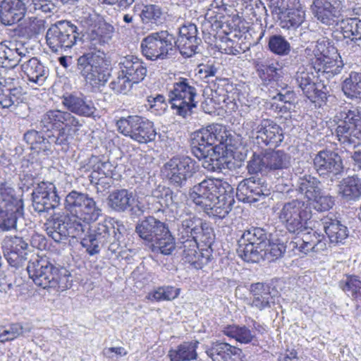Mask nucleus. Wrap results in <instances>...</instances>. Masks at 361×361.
I'll use <instances>...</instances> for the list:
<instances>
[{"label":"nucleus","mask_w":361,"mask_h":361,"mask_svg":"<svg viewBox=\"0 0 361 361\" xmlns=\"http://www.w3.org/2000/svg\"><path fill=\"white\" fill-rule=\"evenodd\" d=\"M85 121L70 113L58 109L49 110L41 118L39 128L48 133L47 137L35 130H29L24 134L25 141L32 149L37 152H50L52 144L68 147L73 135L78 134Z\"/></svg>","instance_id":"nucleus-1"},{"label":"nucleus","mask_w":361,"mask_h":361,"mask_svg":"<svg viewBox=\"0 0 361 361\" xmlns=\"http://www.w3.org/2000/svg\"><path fill=\"white\" fill-rule=\"evenodd\" d=\"M114 33V27L107 23L95 26L88 34L90 51L77 59V71L94 90L104 86L109 78L108 61L100 47L109 44Z\"/></svg>","instance_id":"nucleus-2"},{"label":"nucleus","mask_w":361,"mask_h":361,"mask_svg":"<svg viewBox=\"0 0 361 361\" xmlns=\"http://www.w3.org/2000/svg\"><path fill=\"white\" fill-rule=\"evenodd\" d=\"M190 199L209 215L224 218L235 202L234 189L227 181L208 178L194 185Z\"/></svg>","instance_id":"nucleus-3"},{"label":"nucleus","mask_w":361,"mask_h":361,"mask_svg":"<svg viewBox=\"0 0 361 361\" xmlns=\"http://www.w3.org/2000/svg\"><path fill=\"white\" fill-rule=\"evenodd\" d=\"M303 56L312 65L310 68H314L319 76L326 79L341 73L343 63L336 47L326 41L317 40L315 44H311L303 51Z\"/></svg>","instance_id":"nucleus-4"},{"label":"nucleus","mask_w":361,"mask_h":361,"mask_svg":"<svg viewBox=\"0 0 361 361\" xmlns=\"http://www.w3.org/2000/svg\"><path fill=\"white\" fill-rule=\"evenodd\" d=\"M225 130L215 124L195 132L192 137V152L199 160H202V167L209 171L220 169L217 159L209 157L214 146L222 145L226 140Z\"/></svg>","instance_id":"nucleus-5"},{"label":"nucleus","mask_w":361,"mask_h":361,"mask_svg":"<svg viewBox=\"0 0 361 361\" xmlns=\"http://www.w3.org/2000/svg\"><path fill=\"white\" fill-rule=\"evenodd\" d=\"M121 233L110 221L104 220L86 229L80 237L81 245L90 255L99 253L103 247H106L111 253H116L120 248Z\"/></svg>","instance_id":"nucleus-6"},{"label":"nucleus","mask_w":361,"mask_h":361,"mask_svg":"<svg viewBox=\"0 0 361 361\" xmlns=\"http://www.w3.org/2000/svg\"><path fill=\"white\" fill-rule=\"evenodd\" d=\"M290 156L281 150L267 151L262 154H254L247 164L250 173H268L276 179L290 175Z\"/></svg>","instance_id":"nucleus-7"},{"label":"nucleus","mask_w":361,"mask_h":361,"mask_svg":"<svg viewBox=\"0 0 361 361\" xmlns=\"http://www.w3.org/2000/svg\"><path fill=\"white\" fill-rule=\"evenodd\" d=\"M65 209L71 218L81 224L97 221L102 214V210L93 197L86 192L71 191L66 197Z\"/></svg>","instance_id":"nucleus-8"},{"label":"nucleus","mask_w":361,"mask_h":361,"mask_svg":"<svg viewBox=\"0 0 361 361\" xmlns=\"http://www.w3.org/2000/svg\"><path fill=\"white\" fill-rule=\"evenodd\" d=\"M78 27L68 20H59L51 26L46 33V42L54 53L63 54L80 40Z\"/></svg>","instance_id":"nucleus-9"},{"label":"nucleus","mask_w":361,"mask_h":361,"mask_svg":"<svg viewBox=\"0 0 361 361\" xmlns=\"http://www.w3.org/2000/svg\"><path fill=\"white\" fill-rule=\"evenodd\" d=\"M311 216L310 204L298 199L283 203L278 212L279 219L287 231L297 234L306 228Z\"/></svg>","instance_id":"nucleus-10"},{"label":"nucleus","mask_w":361,"mask_h":361,"mask_svg":"<svg viewBox=\"0 0 361 361\" xmlns=\"http://www.w3.org/2000/svg\"><path fill=\"white\" fill-rule=\"evenodd\" d=\"M141 50L152 61L168 59L176 53V38L167 30L152 32L142 40Z\"/></svg>","instance_id":"nucleus-11"},{"label":"nucleus","mask_w":361,"mask_h":361,"mask_svg":"<svg viewBox=\"0 0 361 361\" xmlns=\"http://www.w3.org/2000/svg\"><path fill=\"white\" fill-rule=\"evenodd\" d=\"M44 227L49 237L56 243H61L68 236L81 237L88 228V225L76 222L63 212H57L47 219Z\"/></svg>","instance_id":"nucleus-12"},{"label":"nucleus","mask_w":361,"mask_h":361,"mask_svg":"<svg viewBox=\"0 0 361 361\" xmlns=\"http://www.w3.org/2000/svg\"><path fill=\"white\" fill-rule=\"evenodd\" d=\"M187 78H180L169 92V101L175 113L183 118L190 116L197 106V90Z\"/></svg>","instance_id":"nucleus-13"},{"label":"nucleus","mask_w":361,"mask_h":361,"mask_svg":"<svg viewBox=\"0 0 361 361\" xmlns=\"http://www.w3.org/2000/svg\"><path fill=\"white\" fill-rule=\"evenodd\" d=\"M336 135L344 145H355L361 140V110L353 107L339 112L335 117Z\"/></svg>","instance_id":"nucleus-14"},{"label":"nucleus","mask_w":361,"mask_h":361,"mask_svg":"<svg viewBox=\"0 0 361 361\" xmlns=\"http://www.w3.org/2000/svg\"><path fill=\"white\" fill-rule=\"evenodd\" d=\"M267 233L264 229L252 227L245 231L238 241L239 255L246 262L257 263L261 260L260 252L267 247Z\"/></svg>","instance_id":"nucleus-15"},{"label":"nucleus","mask_w":361,"mask_h":361,"mask_svg":"<svg viewBox=\"0 0 361 361\" xmlns=\"http://www.w3.org/2000/svg\"><path fill=\"white\" fill-rule=\"evenodd\" d=\"M118 131L139 143L155 140L157 133L152 122L138 116L122 117L116 122Z\"/></svg>","instance_id":"nucleus-16"},{"label":"nucleus","mask_w":361,"mask_h":361,"mask_svg":"<svg viewBox=\"0 0 361 361\" xmlns=\"http://www.w3.org/2000/svg\"><path fill=\"white\" fill-rule=\"evenodd\" d=\"M29 277L44 289L56 288L60 281L59 269L47 258L36 257L27 266Z\"/></svg>","instance_id":"nucleus-17"},{"label":"nucleus","mask_w":361,"mask_h":361,"mask_svg":"<svg viewBox=\"0 0 361 361\" xmlns=\"http://www.w3.org/2000/svg\"><path fill=\"white\" fill-rule=\"evenodd\" d=\"M195 172V162L188 157H173L162 169L165 177L176 187L184 186Z\"/></svg>","instance_id":"nucleus-18"},{"label":"nucleus","mask_w":361,"mask_h":361,"mask_svg":"<svg viewBox=\"0 0 361 361\" xmlns=\"http://www.w3.org/2000/svg\"><path fill=\"white\" fill-rule=\"evenodd\" d=\"M314 169L319 176L331 182L341 176L344 166L341 156L331 149L318 152L313 159Z\"/></svg>","instance_id":"nucleus-19"},{"label":"nucleus","mask_w":361,"mask_h":361,"mask_svg":"<svg viewBox=\"0 0 361 361\" xmlns=\"http://www.w3.org/2000/svg\"><path fill=\"white\" fill-rule=\"evenodd\" d=\"M295 80L302 93L313 103L324 102L327 98L328 88L322 82H317V77L305 68H300L296 73Z\"/></svg>","instance_id":"nucleus-20"},{"label":"nucleus","mask_w":361,"mask_h":361,"mask_svg":"<svg viewBox=\"0 0 361 361\" xmlns=\"http://www.w3.org/2000/svg\"><path fill=\"white\" fill-rule=\"evenodd\" d=\"M32 207L38 213L48 212L56 208L60 202L55 185L51 182L42 181L33 190Z\"/></svg>","instance_id":"nucleus-21"},{"label":"nucleus","mask_w":361,"mask_h":361,"mask_svg":"<svg viewBox=\"0 0 361 361\" xmlns=\"http://www.w3.org/2000/svg\"><path fill=\"white\" fill-rule=\"evenodd\" d=\"M252 136L255 137L258 144L276 147L283 140L282 128L273 121L264 119L253 128Z\"/></svg>","instance_id":"nucleus-22"},{"label":"nucleus","mask_w":361,"mask_h":361,"mask_svg":"<svg viewBox=\"0 0 361 361\" xmlns=\"http://www.w3.org/2000/svg\"><path fill=\"white\" fill-rule=\"evenodd\" d=\"M27 247V243L18 236H6L2 242L4 255L9 264L14 267L21 266L26 259Z\"/></svg>","instance_id":"nucleus-23"},{"label":"nucleus","mask_w":361,"mask_h":361,"mask_svg":"<svg viewBox=\"0 0 361 361\" xmlns=\"http://www.w3.org/2000/svg\"><path fill=\"white\" fill-rule=\"evenodd\" d=\"M269 194L266 185L254 177L244 179L237 187L236 197L243 202H255L264 198Z\"/></svg>","instance_id":"nucleus-24"},{"label":"nucleus","mask_w":361,"mask_h":361,"mask_svg":"<svg viewBox=\"0 0 361 361\" xmlns=\"http://www.w3.org/2000/svg\"><path fill=\"white\" fill-rule=\"evenodd\" d=\"M293 249H298L305 254L310 252H319L327 249L324 236L314 230L303 233L302 238H296L290 243Z\"/></svg>","instance_id":"nucleus-25"},{"label":"nucleus","mask_w":361,"mask_h":361,"mask_svg":"<svg viewBox=\"0 0 361 361\" xmlns=\"http://www.w3.org/2000/svg\"><path fill=\"white\" fill-rule=\"evenodd\" d=\"M168 226L152 216L137 222L135 232L146 243H152L166 230Z\"/></svg>","instance_id":"nucleus-26"},{"label":"nucleus","mask_w":361,"mask_h":361,"mask_svg":"<svg viewBox=\"0 0 361 361\" xmlns=\"http://www.w3.org/2000/svg\"><path fill=\"white\" fill-rule=\"evenodd\" d=\"M61 103L71 115L73 113L80 116L90 117L96 111L93 102L81 94H64Z\"/></svg>","instance_id":"nucleus-27"},{"label":"nucleus","mask_w":361,"mask_h":361,"mask_svg":"<svg viewBox=\"0 0 361 361\" xmlns=\"http://www.w3.org/2000/svg\"><path fill=\"white\" fill-rule=\"evenodd\" d=\"M340 4L336 0H314L312 11L315 18L321 23L331 25L340 16Z\"/></svg>","instance_id":"nucleus-28"},{"label":"nucleus","mask_w":361,"mask_h":361,"mask_svg":"<svg viewBox=\"0 0 361 361\" xmlns=\"http://www.w3.org/2000/svg\"><path fill=\"white\" fill-rule=\"evenodd\" d=\"M26 9L23 1L3 0L0 4V22L5 25H14L23 19Z\"/></svg>","instance_id":"nucleus-29"},{"label":"nucleus","mask_w":361,"mask_h":361,"mask_svg":"<svg viewBox=\"0 0 361 361\" xmlns=\"http://www.w3.org/2000/svg\"><path fill=\"white\" fill-rule=\"evenodd\" d=\"M16 80L11 77L0 79V107L8 108L22 101L23 89L16 85Z\"/></svg>","instance_id":"nucleus-30"},{"label":"nucleus","mask_w":361,"mask_h":361,"mask_svg":"<svg viewBox=\"0 0 361 361\" xmlns=\"http://www.w3.org/2000/svg\"><path fill=\"white\" fill-rule=\"evenodd\" d=\"M119 66L121 73L133 84L140 82L146 76V67L140 59L133 55H128L121 59Z\"/></svg>","instance_id":"nucleus-31"},{"label":"nucleus","mask_w":361,"mask_h":361,"mask_svg":"<svg viewBox=\"0 0 361 361\" xmlns=\"http://www.w3.org/2000/svg\"><path fill=\"white\" fill-rule=\"evenodd\" d=\"M178 226V235L180 240L198 239L205 229L206 224L193 214H187Z\"/></svg>","instance_id":"nucleus-32"},{"label":"nucleus","mask_w":361,"mask_h":361,"mask_svg":"<svg viewBox=\"0 0 361 361\" xmlns=\"http://www.w3.org/2000/svg\"><path fill=\"white\" fill-rule=\"evenodd\" d=\"M25 60L21 67L29 82L42 86L48 77V69L35 57Z\"/></svg>","instance_id":"nucleus-33"},{"label":"nucleus","mask_w":361,"mask_h":361,"mask_svg":"<svg viewBox=\"0 0 361 361\" xmlns=\"http://www.w3.org/2000/svg\"><path fill=\"white\" fill-rule=\"evenodd\" d=\"M252 295L251 306L262 311L271 308L274 304V297L271 295L270 287L263 283H252L250 288Z\"/></svg>","instance_id":"nucleus-34"},{"label":"nucleus","mask_w":361,"mask_h":361,"mask_svg":"<svg viewBox=\"0 0 361 361\" xmlns=\"http://www.w3.org/2000/svg\"><path fill=\"white\" fill-rule=\"evenodd\" d=\"M221 332L224 335L233 338L242 344H248L257 341L255 332L245 325H226L222 327Z\"/></svg>","instance_id":"nucleus-35"},{"label":"nucleus","mask_w":361,"mask_h":361,"mask_svg":"<svg viewBox=\"0 0 361 361\" xmlns=\"http://www.w3.org/2000/svg\"><path fill=\"white\" fill-rule=\"evenodd\" d=\"M133 202V192L126 189L114 190L107 198L108 206L117 212H126L131 207Z\"/></svg>","instance_id":"nucleus-36"},{"label":"nucleus","mask_w":361,"mask_h":361,"mask_svg":"<svg viewBox=\"0 0 361 361\" xmlns=\"http://www.w3.org/2000/svg\"><path fill=\"white\" fill-rule=\"evenodd\" d=\"M324 229L329 242L334 245L343 243L348 236V228L339 221L325 218L323 219Z\"/></svg>","instance_id":"nucleus-37"},{"label":"nucleus","mask_w":361,"mask_h":361,"mask_svg":"<svg viewBox=\"0 0 361 361\" xmlns=\"http://www.w3.org/2000/svg\"><path fill=\"white\" fill-rule=\"evenodd\" d=\"M338 194L347 201L357 200L361 196V179L357 176L343 178L338 184Z\"/></svg>","instance_id":"nucleus-38"},{"label":"nucleus","mask_w":361,"mask_h":361,"mask_svg":"<svg viewBox=\"0 0 361 361\" xmlns=\"http://www.w3.org/2000/svg\"><path fill=\"white\" fill-rule=\"evenodd\" d=\"M85 171H92L90 176L91 183H94V179L97 178V175H104V176H111L114 169L113 164L109 161H102L99 157L92 156L87 161L85 165L82 166Z\"/></svg>","instance_id":"nucleus-39"},{"label":"nucleus","mask_w":361,"mask_h":361,"mask_svg":"<svg viewBox=\"0 0 361 361\" xmlns=\"http://www.w3.org/2000/svg\"><path fill=\"white\" fill-rule=\"evenodd\" d=\"M150 197L162 208L177 207L180 203L178 193L165 185H157L152 190Z\"/></svg>","instance_id":"nucleus-40"},{"label":"nucleus","mask_w":361,"mask_h":361,"mask_svg":"<svg viewBox=\"0 0 361 361\" xmlns=\"http://www.w3.org/2000/svg\"><path fill=\"white\" fill-rule=\"evenodd\" d=\"M183 243L182 259L195 269H201L203 264V255L198 251L197 239L181 240Z\"/></svg>","instance_id":"nucleus-41"},{"label":"nucleus","mask_w":361,"mask_h":361,"mask_svg":"<svg viewBox=\"0 0 361 361\" xmlns=\"http://www.w3.org/2000/svg\"><path fill=\"white\" fill-rule=\"evenodd\" d=\"M297 187V190L309 200L314 199L322 190L321 181L307 174L298 178Z\"/></svg>","instance_id":"nucleus-42"},{"label":"nucleus","mask_w":361,"mask_h":361,"mask_svg":"<svg viewBox=\"0 0 361 361\" xmlns=\"http://www.w3.org/2000/svg\"><path fill=\"white\" fill-rule=\"evenodd\" d=\"M206 353L213 361H225L236 354H241L242 351L227 343L216 342L212 343Z\"/></svg>","instance_id":"nucleus-43"},{"label":"nucleus","mask_w":361,"mask_h":361,"mask_svg":"<svg viewBox=\"0 0 361 361\" xmlns=\"http://www.w3.org/2000/svg\"><path fill=\"white\" fill-rule=\"evenodd\" d=\"M198 341L184 342L176 349L171 350L169 356L171 361H189L195 360L197 357L196 349Z\"/></svg>","instance_id":"nucleus-44"},{"label":"nucleus","mask_w":361,"mask_h":361,"mask_svg":"<svg viewBox=\"0 0 361 361\" xmlns=\"http://www.w3.org/2000/svg\"><path fill=\"white\" fill-rule=\"evenodd\" d=\"M19 209L16 205L4 203L0 207V228L4 231L14 228L16 225Z\"/></svg>","instance_id":"nucleus-45"},{"label":"nucleus","mask_w":361,"mask_h":361,"mask_svg":"<svg viewBox=\"0 0 361 361\" xmlns=\"http://www.w3.org/2000/svg\"><path fill=\"white\" fill-rule=\"evenodd\" d=\"M30 52L23 44H17L15 46L11 43V47H7L6 62L4 67L14 68L24 59L30 57Z\"/></svg>","instance_id":"nucleus-46"},{"label":"nucleus","mask_w":361,"mask_h":361,"mask_svg":"<svg viewBox=\"0 0 361 361\" xmlns=\"http://www.w3.org/2000/svg\"><path fill=\"white\" fill-rule=\"evenodd\" d=\"M342 90L348 98H361V72L351 71L343 82Z\"/></svg>","instance_id":"nucleus-47"},{"label":"nucleus","mask_w":361,"mask_h":361,"mask_svg":"<svg viewBox=\"0 0 361 361\" xmlns=\"http://www.w3.org/2000/svg\"><path fill=\"white\" fill-rule=\"evenodd\" d=\"M151 246L154 252H159L164 255L172 254L176 248V243L169 227L151 244Z\"/></svg>","instance_id":"nucleus-48"},{"label":"nucleus","mask_w":361,"mask_h":361,"mask_svg":"<svg viewBox=\"0 0 361 361\" xmlns=\"http://www.w3.org/2000/svg\"><path fill=\"white\" fill-rule=\"evenodd\" d=\"M341 30L345 38L355 42L361 39V20L354 18L343 20Z\"/></svg>","instance_id":"nucleus-49"},{"label":"nucleus","mask_w":361,"mask_h":361,"mask_svg":"<svg viewBox=\"0 0 361 361\" xmlns=\"http://www.w3.org/2000/svg\"><path fill=\"white\" fill-rule=\"evenodd\" d=\"M180 292V288H176L173 286H161L149 293L147 296V298L149 300H154L157 302L173 300L178 298Z\"/></svg>","instance_id":"nucleus-50"},{"label":"nucleus","mask_w":361,"mask_h":361,"mask_svg":"<svg viewBox=\"0 0 361 361\" xmlns=\"http://www.w3.org/2000/svg\"><path fill=\"white\" fill-rule=\"evenodd\" d=\"M339 286L348 296L361 298V281L357 276H346L339 282Z\"/></svg>","instance_id":"nucleus-51"},{"label":"nucleus","mask_w":361,"mask_h":361,"mask_svg":"<svg viewBox=\"0 0 361 361\" xmlns=\"http://www.w3.org/2000/svg\"><path fill=\"white\" fill-rule=\"evenodd\" d=\"M256 69L260 78L269 80H275L281 71L277 63L269 60L257 62Z\"/></svg>","instance_id":"nucleus-52"},{"label":"nucleus","mask_w":361,"mask_h":361,"mask_svg":"<svg viewBox=\"0 0 361 361\" xmlns=\"http://www.w3.org/2000/svg\"><path fill=\"white\" fill-rule=\"evenodd\" d=\"M269 49L275 54L288 55L290 51V43L281 35H272L269 39Z\"/></svg>","instance_id":"nucleus-53"},{"label":"nucleus","mask_w":361,"mask_h":361,"mask_svg":"<svg viewBox=\"0 0 361 361\" xmlns=\"http://www.w3.org/2000/svg\"><path fill=\"white\" fill-rule=\"evenodd\" d=\"M202 43L201 38H192L183 42L180 39H176V51L178 49L180 53L185 57H191L197 52L198 46Z\"/></svg>","instance_id":"nucleus-54"},{"label":"nucleus","mask_w":361,"mask_h":361,"mask_svg":"<svg viewBox=\"0 0 361 361\" xmlns=\"http://www.w3.org/2000/svg\"><path fill=\"white\" fill-rule=\"evenodd\" d=\"M286 248V247L283 243H271L267 240V247H265L263 251L260 252L261 260L274 261L283 255Z\"/></svg>","instance_id":"nucleus-55"},{"label":"nucleus","mask_w":361,"mask_h":361,"mask_svg":"<svg viewBox=\"0 0 361 361\" xmlns=\"http://www.w3.org/2000/svg\"><path fill=\"white\" fill-rule=\"evenodd\" d=\"M25 33L29 35L39 34L44 28V20L37 17H29L22 23Z\"/></svg>","instance_id":"nucleus-56"},{"label":"nucleus","mask_w":361,"mask_h":361,"mask_svg":"<svg viewBox=\"0 0 361 361\" xmlns=\"http://www.w3.org/2000/svg\"><path fill=\"white\" fill-rule=\"evenodd\" d=\"M133 84L124 77L121 72L118 77L113 80L110 84V88L116 94H127L132 88Z\"/></svg>","instance_id":"nucleus-57"},{"label":"nucleus","mask_w":361,"mask_h":361,"mask_svg":"<svg viewBox=\"0 0 361 361\" xmlns=\"http://www.w3.org/2000/svg\"><path fill=\"white\" fill-rule=\"evenodd\" d=\"M161 13L159 6L149 4L144 6L140 17L144 23H156L160 18Z\"/></svg>","instance_id":"nucleus-58"},{"label":"nucleus","mask_w":361,"mask_h":361,"mask_svg":"<svg viewBox=\"0 0 361 361\" xmlns=\"http://www.w3.org/2000/svg\"><path fill=\"white\" fill-rule=\"evenodd\" d=\"M311 201L314 202V208L317 211H326L331 209L334 204V200L331 196L325 195L322 190L314 199H312Z\"/></svg>","instance_id":"nucleus-59"},{"label":"nucleus","mask_w":361,"mask_h":361,"mask_svg":"<svg viewBox=\"0 0 361 361\" xmlns=\"http://www.w3.org/2000/svg\"><path fill=\"white\" fill-rule=\"evenodd\" d=\"M145 106L152 112L159 114L164 111L166 107L164 97L161 94H157L155 97L152 95L147 97Z\"/></svg>","instance_id":"nucleus-60"},{"label":"nucleus","mask_w":361,"mask_h":361,"mask_svg":"<svg viewBox=\"0 0 361 361\" xmlns=\"http://www.w3.org/2000/svg\"><path fill=\"white\" fill-rule=\"evenodd\" d=\"M288 19L284 22L286 25L283 27H287L288 29L296 28L300 25L305 19V12L299 9H293L288 12Z\"/></svg>","instance_id":"nucleus-61"},{"label":"nucleus","mask_w":361,"mask_h":361,"mask_svg":"<svg viewBox=\"0 0 361 361\" xmlns=\"http://www.w3.org/2000/svg\"><path fill=\"white\" fill-rule=\"evenodd\" d=\"M226 11H219L217 8H213L209 5V8L205 13L204 17L207 20L211 23L212 25L215 24L216 27H221V19L224 16V12Z\"/></svg>","instance_id":"nucleus-62"},{"label":"nucleus","mask_w":361,"mask_h":361,"mask_svg":"<svg viewBox=\"0 0 361 361\" xmlns=\"http://www.w3.org/2000/svg\"><path fill=\"white\" fill-rule=\"evenodd\" d=\"M200 38L197 36V26L193 23L184 25L179 28V35L178 39H180V42H183L184 39Z\"/></svg>","instance_id":"nucleus-63"},{"label":"nucleus","mask_w":361,"mask_h":361,"mask_svg":"<svg viewBox=\"0 0 361 361\" xmlns=\"http://www.w3.org/2000/svg\"><path fill=\"white\" fill-rule=\"evenodd\" d=\"M10 341H12L20 335L30 331V329L24 328L19 324H11L8 329H4Z\"/></svg>","instance_id":"nucleus-64"}]
</instances>
